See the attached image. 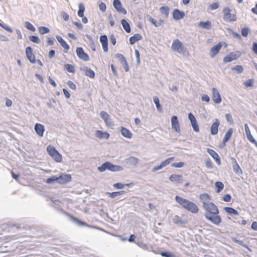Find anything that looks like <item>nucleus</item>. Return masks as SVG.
Listing matches in <instances>:
<instances>
[{
  "label": "nucleus",
  "instance_id": "nucleus-1",
  "mask_svg": "<svg viewBox=\"0 0 257 257\" xmlns=\"http://www.w3.org/2000/svg\"><path fill=\"white\" fill-rule=\"evenodd\" d=\"M203 208L205 210L204 216L206 219L216 225L221 223V217L219 215V209L214 203H209Z\"/></svg>",
  "mask_w": 257,
  "mask_h": 257
},
{
  "label": "nucleus",
  "instance_id": "nucleus-2",
  "mask_svg": "<svg viewBox=\"0 0 257 257\" xmlns=\"http://www.w3.org/2000/svg\"><path fill=\"white\" fill-rule=\"evenodd\" d=\"M175 200L186 210L192 213L198 212L199 208L197 205L194 202L179 196H176Z\"/></svg>",
  "mask_w": 257,
  "mask_h": 257
},
{
  "label": "nucleus",
  "instance_id": "nucleus-3",
  "mask_svg": "<svg viewBox=\"0 0 257 257\" xmlns=\"http://www.w3.org/2000/svg\"><path fill=\"white\" fill-rule=\"evenodd\" d=\"M171 48L174 52L182 54L184 56H189V53L188 49L183 43L178 39L174 40L172 43Z\"/></svg>",
  "mask_w": 257,
  "mask_h": 257
},
{
  "label": "nucleus",
  "instance_id": "nucleus-4",
  "mask_svg": "<svg viewBox=\"0 0 257 257\" xmlns=\"http://www.w3.org/2000/svg\"><path fill=\"white\" fill-rule=\"evenodd\" d=\"M98 170L100 172H103L106 170H108L111 172H118L122 171L123 168L121 166L113 165L110 162H105L98 167Z\"/></svg>",
  "mask_w": 257,
  "mask_h": 257
},
{
  "label": "nucleus",
  "instance_id": "nucleus-5",
  "mask_svg": "<svg viewBox=\"0 0 257 257\" xmlns=\"http://www.w3.org/2000/svg\"><path fill=\"white\" fill-rule=\"evenodd\" d=\"M47 151L49 155L57 162H61L62 161L61 155L56 150V149L50 145L47 148Z\"/></svg>",
  "mask_w": 257,
  "mask_h": 257
},
{
  "label": "nucleus",
  "instance_id": "nucleus-6",
  "mask_svg": "<svg viewBox=\"0 0 257 257\" xmlns=\"http://www.w3.org/2000/svg\"><path fill=\"white\" fill-rule=\"evenodd\" d=\"M230 9L228 7H226L223 10V19L225 22H231L236 21L235 15L230 14Z\"/></svg>",
  "mask_w": 257,
  "mask_h": 257
},
{
  "label": "nucleus",
  "instance_id": "nucleus-7",
  "mask_svg": "<svg viewBox=\"0 0 257 257\" xmlns=\"http://www.w3.org/2000/svg\"><path fill=\"white\" fill-rule=\"evenodd\" d=\"M115 56L118 59L125 71L128 72L129 71V67L125 58L119 53L116 54Z\"/></svg>",
  "mask_w": 257,
  "mask_h": 257
},
{
  "label": "nucleus",
  "instance_id": "nucleus-8",
  "mask_svg": "<svg viewBox=\"0 0 257 257\" xmlns=\"http://www.w3.org/2000/svg\"><path fill=\"white\" fill-rule=\"evenodd\" d=\"M199 199L200 201L203 203L202 207L206 206L209 205V203H212L210 202L211 197L207 193H203L200 195Z\"/></svg>",
  "mask_w": 257,
  "mask_h": 257
},
{
  "label": "nucleus",
  "instance_id": "nucleus-9",
  "mask_svg": "<svg viewBox=\"0 0 257 257\" xmlns=\"http://www.w3.org/2000/svg\"><path fill=\"white\" fill-rule=\"evenodd\" d=\"M76 54L79 59L84 61H88L89 60V55L84 51L81 47H78L76 49Z\"/></svg>",
  "mask_w": 257,
  "mask_h": 257
},
{
  "label": "nucleus",
  "instance_id": "nucleus-10",
  "mask_svg": "<svg viewBox=\"0 0 257 257\" xmlns=\"http://www.w3.org/2000/svg\"><path fill=\"white\" fill-rule=\"evenodd\" d=\"M58 177V183L61 184H64L71 181V176L70 174H62Z\"/></svg>",
  "mask_w": 257,
  "mask_h": 257
},
{
  "label": "nucleus",
  "instance_id": "nucleus-11",
  "mask_svg": "<svg viewBox=\"0 0 257 257\" xmlns=\"http://www.w3.org/2000/svg\"><path fill=\"white\" fill-rule=\"evenodd\" d=\"M26 54L27 59L31 63L33 64L36 63V61L35 56L34 55L32 48L31 47L28 46L26 48Z\"/></svg>",
  "mask_w": 257,
  "mask_h": 257
},
{
  "label": "nucleus",
  "instance_id": "nucleus-12",
  "mask_svg": "<svg viewBox=\"0 0 257 257\" xmlns=\"http://www.w3.org/2000/svg\"><path fill=\"white\" fill-rule=\"evenodd\" d=\"M113 5L118 13L123 14L124 15L126 14L127 12L125 9L122 7V5L120 0H114L113 2Z\"/></svg>",
  "mask_w": 257,
  "mask_h": 257
},
{
  "label": "nucleus",
  "instance_id": "nucleus-13",
  "mask_svg": "<svg viewBox=\"0 0 257 257\" xmlns=\"http://www.w3.org/2000/svg\"><path fill=\"white\" fill-rule=\"evenodd\" d=\"M172 127L177 133H180V128L177 116L173 115L171 118Z\"/></svg>",
  "mask_w": 257,
  "mask_h": 257
},
{
  "label": "nucleus",
  "instance_id": "nucleus-14",
  "mask_svg": "<svg viewBox=\"0 0 257 257\" xmlns=\"http://www.w3.org/2000/svg\"><path fill=\"white\" fill-rule=\"evenodd\" d=\"M212 99L216 103H220L221 102V96L218 90L215 88H212Z\"/></svg>",
  "mask_w": 257,
  "mask_h": 257
},
{
  "label": "nucleus",
  "instance_id": "nucleus-15",
  "mask_svg": "<svg viewBox=\"0 0 257 257\" xmlns=\"http://www.w3.org/2000/svg\"><path fill=\"white\" fill-rule=\"evenodd\" d=\"M185 13L178 9H175L173 12V18L174 20L178 21L182 19L185 17Z\"/></svg>",
  "mask_w": 257,
  "mask_h": 257
},
{
  "label": "nucleus",
  "instance_id": "nucleus-16",
  "mask_svg": "<svg viewBox=\"0 0 257 257\" xmlns=\"http://www.w3.org/2000/svg\"><path fill=\"white\" fill-rule=\"evenodd\" d=\"M207 152L215 161L217 165H220L221 164L220 158L217 153L211 149H207Z\"/></svg>",
  "mask_w": 257,
  "mask_h": 257
},
{
  "label": "nucleus",
  "instance_id": "nucleus-17",
  "mask_svg": "<svg viewBox=\"0 0 257 257\" xmlns=\"http://www.w3.org/2000/svg\"><path fill=\"white\" fill-rule=\"evenodd\" d=\"M100 42L102 44L103 51L105 52L108 51V39L105 35H101L100 37Z\"/></svg>",
  "mask_w": 257,
  "mask_h": 257
},
{
  "label": "nucleus",
  "instance_id": "nucleus-18",
  "mask_svg": "<svg viewBox=\"0 0 257 257\" xmlns=\"http://www.w3.org/2000/svg\"><path fill=\"white\" fill-rule=\"evenodd\" d=\"M220 124V121L218 119H215V121L212 123L210 128V132L212 135L217 134L218 131V127Z\"/></svg>",
  "mask_w": 257,
  "mask_h": 257
},
{
  "label": "nucleus",
  "instance_id": "nucleus-19",
  "mask_svg": "<svg viewBox=\"0 0 257 257\" xmlns=\"http://www.w3.org/2000/svg\"><path fill=\"white\" fill-rule=\"evenodd\" d=\"M222 45L221 42H219L215 46H213L210 50V56L211 57H214L219 52Z\"/></svg>",
  "mask_w": 257,
  "mask_h": 257
},
{
  "label": "nucleus",
  "instance_id": "nucleus-20",
  "mask_svg": "<svg viewBox=\"0 0 257 257\" xmlns=\"http://www.w3.org/2000/svg\"><path fill=\"white\" fill-rule=\"evenodd\" d=\"M231 160L232 162V168L233 170L234 171L235 173L238 174H242V171L241 168L240 167L239 165H238V163L237 162L236 159L234 158H231Z\"/></svg>",
  "mask_w": 257,
  "mask_h": 257
},
{
  "label": "nucleus",
  "instance_id": "nucleus-21",
  "mask_svg": "<svg viewBox=\"0 0 257 257\" xmlns=\"http://www.w3.org/2000/svg\"><path fill=\"white\" fill-rule=\"evenodd\" d=\"M139 161L137 158L131 156L125 159L124 162L126 165L135 166L139 162Z\"/></svg>",
  "mask_w": 257,
  "mask_h": 257
},
{
  "label": "nucleus",
  "instance_id": "nucleus-22",
  "mask_svg": "<svg viewBox=\"0 0 257 257\" xmlns=\"http://www.w3.org/2000/svg\"><path fill=\"white\" fill-rule=\"evenodd\" d=\"M35 130L36 133L40 136L43 137L45 131L44 126L40 123H36L35 125Z\"/></svg>",
  "mask_w": 257,
  "mask_h": 257
},
{
  "label": "nucleus",
  "instance_id": "nucleus-23",
  "mask_svg": "<svg viewBox=\"0 0 257 257\" xmlns=\"http://www.w3.org/2000/svg\"><path fill=\"white\" fill-rule=\"evenodd\" d=\"M100 116L107 126H111L112 125V122L109 121L110 116L106 111H101Z\"/></svg>",
  "mask_w": 257,
  "mask_h": 257
},
{
  "label": "nucleus",
  "instance_id": "nucleus-24",
  "mask_svg": "<svg viewBox=\"0 0 257 257\" xmlns=\"http://www.w3.org/2000/svg\"><path fill=\"white\" fill-rule=\"evenodd\" d=\"M120 131L123 137L131 139L133 137V134L130 131L124 127L121 126Z\"/></svg>",
  "mask_w": 257,
  "mask_h": 257
},
{
  "label": "nucleus",
  "instance_id": "nucleus-25",
  "mask_svg": "<svg viewBox=\"0 0 257 257\" xmlns=\"http://www.w3.org/2000/svg\"><path fill=\"white\" fill-rule=\"evenodd\" d=\"M81 70L84 71L85 75L91 78L95 77V73L93 70L91 68L87 67H84L83 68H81Z\"/></svg>",
  "mask_w": 257,
  "mask_h": 257
},
{
  "label": "nucleus",
  "instance_id": "nucleus-26",
  "mask_svg": "<svg viewBox=\"0 0 257 257\" xmlns=\"http://www.w3.org/2000/svg\"><path fill=\"white\" fill-rule=\"evenodd\" d=\"M233 133V129L230 128L228 130L227 132L225 133L224 137L223 139V146H225L226 143L230 139Z\"/></svg>",
  "mask_w": 257,
  "mask_h": 257
},
{
  "label": "nucleus",
  "instance_id": "nucleus-27",
  "mask_svg": "<svg viewBox=\"0 0 257 257\" xmlns=\"http://www.w3.org/2000/svg\"><path fill=\"white\" fill-rule=\"evenodd\" d=\"M142 39L143 37L141 34H136L130 38V43L131 45H134L136 42L140 41Z\"/></svg>",
  "mask_w": 257,
  "mask_h": 257
},
{
  "label": "nucleus",
  "instance_id": "nucleus-28",
  "mask_svg": "<svg viewBox=\"0 0 257 257\" xmlns=\"http://www.w3.org/2000/svg\"><path fill=\"white\" fill-rule=\"evenodd\" d=\"M169 180L172 182H176L179 183H182V176L180 175L172 174L169 177Z\"/></svg>",
  "mask_w": 257,
  "mask_h": 257
},
{
  "label": "nucleus",
  "instance_id": "nucleus-29",
  "mask_svg": "<svg viewBox=\"0 0 257 257\" xmlns=\"http://www.w3.org/2000/svg\"><path fill=\"white\" fill-rule=\"evenodd\" d=\"M71 220L73 221L75 223L77 224L79 226H87L88 227H91V226L88 224L87 223L83 222L75 217H71Z\"/></svg>",
  "mask_w": 257,
  "mask_h": 257
},
{
  "label": "nucleus",
  "instance_id": "nucleus-30",
  "mask_svg": "<svg viewBox=\"0 0 257 257\" xmlns=\"http://www.w3.org/2000/svg\"><path fill=\"white\" fill-rule=\"evenodd\" d=\"M95 136L99 139L105 138L107 139L109 137V134L107 132H103L101 131H96Z\"/></svg>",
  "mask_w": 257,
  "mask_h": 257
},
{
  "label": "nucleus",
  "instance_id": "nucleus-31",
  "mask_svg": "<svg viewBox=\"0 0 257 257\" xmlns=\"http://www.w3.org/2000/svg\"><path fill=\"white\" fill-rule=\"evenodd\" d=\"M56 38L58 41L60 43L61 46L65 49L69 50L70 48L69 46L67 44L66 41L60 36H57Z\"/></svg>",
  "mask_w": 257,
  "mask_h": 257
},
{
  "label": "nucleus",
  "instance_id": "nucleus-32",
  "mask_svg": "<svg viewBox=\"0 0 257 257\" xmlns=\"http://www.w3.org/2000/svg\"><path fill=\"white\" fill-rule=\"evenodd\" d=\"M173 222L176 224L182 225L186 223V220L182 219L178 215H175L173 217Z\"/></svg>",
  "mask_w": 257,
  "mask_h": 257
},
{
  "label": "nucleus",
  "instance_id": "nucleus-33",
  "mask_svg": "<svg viewBox=\"0 0 257 257\" xmlns=\"http://www.w3.org/2000/svg\"><path fill=\"white\" fill-rule=\"evenodd\" d=\"M121 24L123 28L127 33H129L131 31V29L129 23L125 20L122 19L121 20Z\"/></svg>",
  "mask_w": 257,
  "mask_h": 257
},
{
  "label": "nucleus",
  "instance_id": "nucleus-34",
  "mask_svg": "<svg viewBox=\"0 0 257 257\" xmlns=\"http://www.w3.org/2000/svg\"><path fill=\"white\" fill-rule=\"evenodd\" d=\"M199 27L206 30H210L211 28V22L209 21L207 22H200L198 24Z\"/></svg>",
  "mask_w": 257,
  "mask_h": 257
},
{
  "label": "nucleus",
  "instance_id": "nucleus-35",
  "mask_svg": "<svg viewBox=\"0 0 257 257\" xmlns=\"http://www.w3.org/2000/svg\"><path fill=\"white\" fill-rule=\"evenodd\" d=\"M125 193V191L123 190L119 191H116V192H106V194L108 195L109 197H111V198H114L116 197H117L118 195H122Z\"/></svg>",
  "mask_w": 257,
  "mask_h": 257
},
{
  "label": "nucleus",
  "instance_id": "nucleus-36",
  "mask_svg": "<svg viewBox=\"0 0 257 257\" xmlns=\"http://www.w3.org/2000/svg\"><path fill=\"white\" fill-rule=\"evenodd\" d=\"M224 210L229 214L230 215H238L239 213L235 209L230 207H225L224 208Z\"/></svg>",
  "mask_w": 257,
  "mask_h": 257
},
{
  "label": "nucleus",
  "instance_id": "nucleus-37",
  "mask_svg": "<svg viewBox=\"0 0 257 257\" xmlns=\"http://www.w3.org/2000/svg\"><path fill=\"white\" fill-rule=\"evenodd\" d=\"M86 37H87V38L88 39V40L89 41V45H90L91 49L93 51H96V45L94 44L93 38H92V37L90 35H89L88 34H86Z\"/></svg>",
  "mask_w": 257,
  "mask_h": 257
},
{
  "label": "nucleus",
  "instance_id": "nucleus-38",
  "mask_svg": "<svg viewBox=\"0 0 257 257\" xmlns=\"http://www.w3.org/2000/svg\"><path fill=\"white\" fill-rule=\"evenodd\" d=\"M154 252L156 254H161L164 257H173V255L171 253L167 251H161L159 249L154 250Z\"/></svg>",
  "mask_w": 257,
  "mask_h": 257
},
{
  "label": "nucleus",
  "instance_id": "nucleus-39",
  "mask_svg": "<svg viewBox=\"0 0 257 257\" xmlns=\"http://www.w3.org/2000/svg\"><path fill=\"white\" fill-rule=\"evenodd\" d=\"M229 55L233 60H235L241 56V53L239 51H236L230 52Z\"/></svg>",
  "mask_w": 257,
  "mask_h": 257
},
{
  "label": "nucleus",
  "instance_id": "nucleus-40",
  "mask_svg": "<svg viewBox=\"0 0 257 257\" xmlns=\"http://www.w3.org/2000/svg\"><path fill=\"white\" fill-rule=\"evenodd\" d=\"M85 11V6L82 3L79 4V10L77 15L79 17H82L84 15V12Z\"/></svg>",
  "mask_w": 257,
  "mask_h": 257
},
{
  "label": "nucleus",
  "instance_id": "nucleus-41",
  "mask_svg": "<svg viewBox=\"0 0 257 257\" xmlns=\"http://www.w3.org/2000/svg\"><path fill=\"white\" fill-rule=\"evenodd\" d=\"M215 187L216 188V192L219 193L224 188V184L219 181L216 182L215 183Z\"/></svg>",
  "mask_w": 257,
  "mask_h": 257
},
{
  "label": "nucleus",
  "instance_id": "nucleus-42",
  "mask_svg": "<svg viewBox=\"0 0 257 257\" xmlns=\"http://www.w3.org/2000/svg\"><path fill=\"white\" fill-rule=\"evenodd\" d=\"M153 101L156 104V108L158 111L161 112L162 111V106L160 103L159 99L157 96H155L153 97Z\"/></svg>",
  "mask_w": 257,
  "mask_h": 257
},
{
  "label": "nucleus",
  "instance_id": "nucleus-43",
  "mask_svg": "<svg viewBox=\"0 0 257 257\" xmlns=\"http://www.w3.org/2000/svg\"><path fill=\"white\" fill-rule=\"evenodd\" d=\"M231 70L236 71L237 74L241 73L243 71V67L241 65H237L231 68Z\"/></svg>",
  "mask_w": 257,
  "mask_h": 257
},
{
  "label": "nucleus",
  "instance_id": "nucleus-44",
  "mask_svg": "<svg viewBox=\"0 0 257 257\" xmlns=\"http://www.w3.org/2000/svg\"><path fill=\"white\" fill-rule=\"evenodd\" d=\"M39 32L41 35H44L45 34H47L50 32V30L48 28L41 26L38 28Z\"/></svg>",
  "mask_w": 257,
  "mask_h": 257
},
{
  "label": "nucleus",
  "instance_id": "nucleus-45",
  "mask_svg": "<svg viewBox=\"0 0 257 257\" xmlns=\"http://www.w3.org/2000/svg\"><path fill=\"white\" fill-rule=\"evenodd\" d=\"M64 69H66L68 72L74 73L75 72V68L73 65L71 64H65Z\"/></svg>",
  "mask_w": 257,
  "mask_h": 257
},
{
  "label": "nucleus",
  "instance_id": "nucleus-46",
  "mask_svg": "<svg viewBox=\"0 0 257 257\" xmlns=\"http://www.w3.org/2000/svg\"><path fill=\"white\" fill-rule=\"evenodd\" d=\"M160 12L165 15L166 17H168L169 13V8L167 6H163L160 8Z\"/></svg>",
  "mask_w": 257,
  "mask_h": 257
},
{
  "label": "nucleus",
  "instance_id": "nucleus-47",
  "mask_svg": "<svg viewBox=\"0 0 257 257\" xmlns=\"http://www.w3.org/2000/svg\"><path fill=\"white\" fill-rule=\"evenodd\" d=\"M55 182H58V177L56 176H53L46 180L45 182L47 184H54Z\"/></svg>",
  "mask_w": 257,
  "mask_h": 257
},
{
  "label": "nucleus",
  "instance_id": "nucleus-48",
  "mask_svg": "<svg viewBox=\"0 0 257 257\" xmlns=\"http://www.w3.org/2000/svg\"><path fill=\"white\" fill-rule=\"evenodd\" d=\"M29 40L33 42V43H36V44H40V40L38 36L32 35L29 36Z\"/></svg>",
  "mask_w": 257,
  "mask_h": 257
},
{
  "label": "nucleus",
  "instance_id": "nucleus-49",
  "mask_svg": "<svg viewBox=\"0 0 257 257\" xmlns=\"http://www.w3.org/2000/svg\"><path fill=\"white\" fill-rule=\"evenodd\" d=\"M174 159V157H170V158H169L168 159H167L166 160H165V161H163L161 164L162 165V166L164 167L167 166V165H168L169 164H170V163L173 161Z\"/></svg>",
  "mask_w": 257,
  "mask_h": 257
},
{
  "label": "nucleus",
  "instance_id": "nucleus-50",
  "mask_svg": "<svg viewBox=\"0 0 257 257\" xmlns=\"http://www.w3.org/2000/svg\"><path fill=\"white\" fill-rule=\"evenodd\" d=\"M25 26L29 30L32 32H34L36 30L34 26L31 24L29 22H26L25 23Z\"/></svg>",
  "mask_w": 257,
  "mask_h": 257
},
{
  "label": "nucleus",
  "instance_id": "nucleus-51",
  "mask_svg": "<svg viewBox=\"0 0 257 257\" xmlns=\"http://www.w3.org/2000/svg\"><path fill=\"white\" fill-rule=\"evenodd\" d=\"M249 29L248 27H244L241 29V35L242 36L246 37L248 36Z\"/></svg>",
  "mask_w": 257,
  "mask_h": 257
},
{
  "label": "nucleus",
  "instance_id": "nucleus-52",
  "mask_svg": "<svg viewBox=\"0 0 257 257\" xmlns=\"http://www.w3.org/2000/svg\"><path fill=\"white\" fill-rule=\"evenodd\" d=\"M253 79H248L244 82V85L247 87H252L253 86Z\"/></svg>",
  "mask_w": 257,
  "mask_h": 257
},
{
  "label": "nucleus",
  "instance_id": "nucleus-53",
  "mask_svg": "<svg viewBox=\"0 0 257 257\" xmlns=\"http://www.w3.org/2000/svg\"><path fill=\"white\" fill-rule=\"evenodd\" d=\"M191 125L193 128V130L196 132H198L199 131V127L197 124V120L191 123Z\"/></svg>",
  "mask_w": 257,
  "mask_h": 257
},
{
  "label": "nucleus",
  "instance_id": "nucleus-54",
  "mask_svg": "<svg viewBox=\"0 0 257 257\" xmlns=\"http://www.w3.org/2000/svg\"><path fill=\"white\" fill-rule=\"evenodd\" d=\"M218 8H219V4L217 2L213 3L211 4L209 7V10H210L211 11L216 10Z\"/></svg>",
  "mask_w": 257,
  "mask_h": 257
},
{
  "label": "nucleus",
  "instance_id": "nucleus-55",
  "mask_svg": "<svg viewBox=\"0 0 257 257\" xmlns=\"http://www.w3.org/2000/svg\"><path fill=\"white\" fill-rule=\"evenodd\" d=\"M205 163L206 167L207 168L210 169H211L213 168L212 163V162L210 160V159H208L205 160Z\"/></svg>",
  "mask_w": 257,
  "mask_h": 257
},
{
  "label": "nucleus",
  "instance_id": "nucleus-56",
  "mask_svg": "<svg viewBox=\"0 0 257 257\" xmlns=\"http://www.w3.org/2000/svg\"><path fill=\"white\" fill-rule=\"evenodd\" d=\"M1 25H0V26L2 27L3 28H4L5 30H6L7 31H8L10 33H13V29L11 27L8 26V25H5L4 24H2L1 23Z\"/></svg>",
  "mask_w": 257,
  "mask_h": 257
},
{
  "label": "nucleus",
  "instance_id": "nucleus-57",
  "mask_svg": "<svg viewBox=\"0 0 257 257\" xmlns=\"http://www.w3.org/2000/svg\"><path fill=\"white\" fill-rule=\"evenodd\" d=\"M225 118L227 122L230 123H232L233 122V120L230 113H226L225 114Z\"/></svg>",
  "mask_w": 257,
  "mask_h": 257
},
{
  "label": "nucleus",
  "instance_id": "nucleus-58",
  "mask_svg": "<svg viewBox=\"0 0 257 257\" xmlns=\"http://www.w3.org/2000/svg\"><path fill=\"white\" fill-rule=\"evenodd\" d=\"M184 165V163L182 162H178V163H174L171 164L172 167L175 168H181L183 167Z\"/></svg>",
  "mask_w": 257,
  "mask_h": 257
},
{
  "label": "nucleus",
  "instance_id": "nucleus-59",
  "mask_svg": "<svg viewBox=\"0 0 257 257\" xmlns=\"http://www.w3.org/2000/svg\"><path fill=\"white\" fill-rule=\"evenodd\" d=\"M135 53L136 57V62L138 65L140 63V54L138 50H135Z\"/></svg>",
  "mask_w": 257,
  "mask_h": 257
},
{
  "label": "nucleus",
  "instance_id": "nucleus-60",
  "mask_svg": "<svg viewBox=\"0 0 257 257\" xmlns=\"http://www.w3.org/2000/svg\"><path fill=\"white\" fill-rule=\"evenodd\" d=\"M98 6L99 10L102 12H104L106 11V5L104 3H100Z\"/></svg>",
  "mask_w": 257,
  "mask_h": 257
},
{
  "label": "nucleus",
  "instance_id": "nucleus-61",
  "mask_svg": "<svg viewBox=\"0 0 257 257\" xmlns=\"http://www.w3.org/2000/svg\"><path fill=\"white\" fill-rule=\"evenodd\" d=\"M223 200L225 202H230L231 200V196L230 194H225L222 198Z\"/></svg>",
  "mask_w": 257,
  "mask_h": 257
},
{
  "label": "nucleus",
  "instance_id": "nucleus-62",
  "mask_svg": "<svg viewBox=\"0 0 257 257\" xmlns=\"http://www.w3.org/2000/svg\"><path fill=\"white\" fill-rule=\"evenodd\" d=\"M67 84L71 89L73 90H76V86L72 81L70 80L68 81L67 83Z\"/></svg>",
  "mask_w": 257,
  "mask_h": 257
},
{
  "label": "nucleus",
  "instance_id": "nucleus-63",
  "mask_svg": "<svg viewBox=\"0 0 257 257\" xmlns=\"http://www.w3.org/2000/svg\"><path fill=\"white\" fill-rule=\"evenodd\" d=\"M113 187L118 189H122L124 187L123 184L121 183H116L113 184Z\"/></svg>",
  "mask_w": 257,
  "mask_h": 257
},
{
  "label": "nucleus",
  "instance_id": "nucleus-64",
  "mask_svg": "<svg viewBox=\"0 0 257 257\" xmlns=\"http://www.w3.org/2000/svg\"><path fill=\"white\" fill-rule=\"evenodd\" d=\"M232 61H233V59L231 58L229 54L226 56L224 57V58H223V62L225 63L230 62Z\"/></svg>",
  "mask_w": 257,
  "mask_h": 257
}]
</instances>
